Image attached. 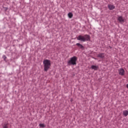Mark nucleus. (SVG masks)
<instances>
[{"mask_svg": "<svg viewBox=\"0 0 128 128\" xmlns=\"http://www.w3.org/2000/svg\"><path fill=\"white\" fill-rule=\"evenodd\" d=\"M90 35H84V36H82L80 35L77 37L78 40H80V42H88V40H90Z\"/></svg>", "mask_w": 128, "mask_h": 128, "instance_id": "1", "label": "nucleus"}, {"mask_svg": "<svg viewBox=\"0 0 128 128\" xmlns=\"http://www.w3.org/2000/svg\"><path fill=\"white\" fill-rule=\"evenodd\" d=\"M43 64L44 66V70L48 72V68H50V60H44L43 62Z\"/></svg>", "mask_w": 128, "mask_h": 128, "instance_id": "2", "label": "nucleus"}, {"mask_svg": "<svg viewBox=\"0 0 128 128\" xmlns=\"http://www.w3.org/2000/svg\"><path fill=\"white\" fill-rule=\"evenodd\" d=\"M76 60H78V58L74 56L68 62V66H76Z\"/></svg>", "mask_w": 128, "mask_h": 128, "instance_id": "3", "label": "nucleus"}, {"mask_svg": "<svg viewBox=\"0 0 128 128\" xmlns=\"http://www.w3.org/2000/svg\"><path fill=\"white\" fill-rule=\"evenodd\" d=\"M118 72L120 76H124V70L123 68H120L119 70H118Z\"/></svg>", "mask_w": 128, "mask_h": 128, "instance_id": "4", "label": "nucleus"}, {"mask_svg": "<svg viewBox=\"0 0 128 128\" xmlns=\"http://www.w3.org/2000/svg\"><path fill=\"white\" fill-rule=\"evenodd\" d=\"M116 6H114V5H112V4H108V8L110 10H114Z\"/></svg>", "mask_w": 128, "mask_h": 128, "instance_id": "5", "label": "nucleus"}, {"mask_svg": "<svg viewBox=\"0 0 128 128\" xmlns=\"http://www.w3.org/2000/svg\"><path fill=\"white\" fill-rule=\"evenodd\" d=\"M98 58H104V53H100L98 56Z\"/></svg>", "mask_w": 128, "mask_h": 128, "instance_id": "6", "label": "nucleus"}, {"mask_svg": "<svg viewBox=\"0 0 128 128\" xmlns=\"http://www.w3.org/2000/svg\"><path fill=\"white\" fill-rule=\"evenodd\" d=\"M91 68L92 70H98V66H96L93 65L91 66Z\"/></svg>", "mask_w": 128, "mask_h": 128, "instance_id": "7", "label": "nucleus"}, {"mask_svg": "<svg viewBox=\"0 0 128 128\" xmlns=\"http://www.w3.org/2000/svg\"><path fill=\"white\" fill-rule=\"evenodd\" d=\"M118 20H119L120 22H124V18H122V16H120L118 18Z\"/></svg>", "mask_w": 128, "mask_h": 128, "instance_id": "8", "label": "nucleus"}, {"mask_svg": "<svg viewBox=\"0 0 128 128\" xmlns=\"http://www.w3.org/2000/svg\"><path fill=\"white\" fill-rule=\"evenodd\" d=\"M123 114L124 116H128V110H125L123 111Z\"/></svg>", "mask_w": 128, "mask_h": 128, "instance_id": "9", "label": "nucleus"}, {"mask_svg": "<svg viewBox=\"0 0 128 128\" xmlns=\"http://www.w3.org/2000/svg\"><path fill=\"white\" fill-rule=\"evenodd\" d=\"M68 16L69 18H72V16H74V14H72V12H69L68 14Z\"/></svg>", "mask_w": 128, "mask_h": 128, "instance_id": "10", "label": "nucleus"}, {"mask_svg": "<svg viewBox=\"0 0 128 128\" xmlns=\"http://www.w3.org/2000/svg\"><path fill=\"white\" fill-rule=\"evenodd\" d=\"M76 46H78V48H84V46H82V45L80 43L76 44Z\"/></svg>", "mask_w": 128, "mask_h": 128, "instance_id": "11", "label": "nucleus"}, {"mask_svg": "<svg viewBox=\"0 0 128 128\" xmlns=\"http://www.w3.org/2000/svg\"><path fill=\"white\" fill-rule=\"evenodd\" d=\"M39 126H40V128H46V125L44 124H40Z\"/></svg>", "mask_w": 128, "mask_h": 128, "instance_id": "12", "label": "nucleus"}, {"mask_svg": "<svg viewBox=\"0 0 128 128\" xmlns=\"http://www.w3.org/2000/svg\"><path fill=\"white\" fill-rule=\"evenodd\" d=\"M2 58L4 60H6V56H2Z\"/></svg>", "mask_w": 128, "mask_h": 128, "instance_id": "13", "label": "nucleus"}, {"mask_svg": "<svg viewBox=\"0 0 128 128\" xmlns=\"http://www.w3.org/2000/svg\"><path fill=\"white\" fill-rule=\"evenodd\" d=\"M3 128H8V124H4Z\"/></svg>", "mask_w": 128, "mask_h": 128, "instance_id": "14", "label": "nucleus"}, {"mask_svg": "<svg viewBox=\"0 0 128 128\" xmlns=\"http://www.w3.org/2000/svg\"><path fill=\"white\" fill-rule=\"evenodd\" d=\"M126 88H128V84L126 85Z\"/></svg>", "mask_w": 128, "mask_h": 128, "instance_id": "15", "label": "nucleus"}]
</instances>
